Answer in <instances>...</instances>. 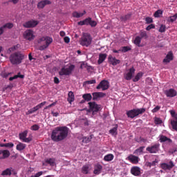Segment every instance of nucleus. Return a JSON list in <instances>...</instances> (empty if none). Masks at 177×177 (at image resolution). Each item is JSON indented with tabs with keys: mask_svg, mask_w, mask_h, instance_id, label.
I'll use <instances>...</instances> for the list:
<instances>
[{
	"mask_svg": "<svg viewBox=\"0 0 177 177\" xmlns=\"http://www.w3.org/2000/svg\"><path fill=\"white\" fill-rule=\"evenodd\" d=\"M5 31H6V29L5 28V26H1L0 28V35H2L3 34V32H5Z\"/></svg>",
	"mask_w": 177,
	"mask_h": 177,
	"instance_id": "bf43d9fd",
	"label": "nucleus"
},
{
	"mask_svg": "<svg viewBox=\"0 0 177 177\" xmlns=\"http://www.w3.org/2000/svg\"><path fill=\"white\" fill-rule=\"evenodd\" d=\"M147 151H149L151 153H156V145L148 147L147 148Z\"/></svg>",
	"mask_w": 177,
	"mask_h": 177,
	"instance_id": "e433bc0d",
	"label": "nucleus"
},
{
	"mask_svg": "<svg viewBox=\"0 0 177 177\" xmlns=\"http://www.w3.org/2000/svg\"><path fill=\"white\" fill-rule=\"evenodd\" d=\"M162 169L165 171H171L174 167H175V164L172 160H170L168 163H162L160 165Z\"/></svg>",
	"mask_w": 177,
	"mask_h": 177,
	"instance_id": "9d476101",
	"label": "nucleus"
},
{
	"mask_svg": "<svg viewBox=\"0 0 177 177\" xmlns=\"http://www.w3.org/2000/svg\"><path fill=\"white\" fill-rule=\"evenodd\" d=\"M128 50H131V48L128 47V46H124L122 47V48L120 49V52H128Z\"/></svg>",
	"mask_w": 177,
	"mask_h": 177,
	"instance_id": "de8ad7c7",
	"label": "nucleus"
},
{
	"mask_svg": "<svg viewBox=\"0 0 177 177\" xmlns=\"http://www.w3.org/2000/svg\"><path fill=\"white\" fill-rule=\"evenodd\" d=\"M27 133H28V131H25L21 133H19V139L22 142H24L25 143H30L31 140H32V138L28 137L27 138Z\"/></svg>",
	"mask_w": 177,
	"mask_h": 177,
	"instance_id": "0eeeda50",
	"label": "nucleus"
},
{
	"mask_svg": "<svg viewBox=\"0 0 177 177\" xmlns=\"http://www.w3.org/2000/svg\"><path fill=\"white\" fill-rule=\"evenodd\" d=\"M171 125L172 126L173 129L177 131V119L171 120Z\"/></svg>",
	"mask_w": 177,
	"mask_h": 177,
	"instance_id": "2f4dec72",
	"label": "nucleus"
},
{
	"mask_svg": "<svg viewBox=\"0 0 177 177\" xmlns=\"http://www.w3.org/2000/svg\"><path fill=\"white\" fill-rule=\"evenodd\" d=\"M151 28H154V25L151 24V25L148 26L146 28V30H147V31H149V30H151Z\"/></svg>",
	"mask_w": 177,
	"mask_h": 177,
	"instance_id": "e2e57ef3",
	"label": "nucleus"
},
{
	"mask_svg": "<svg viewBox=\"0 0 177 177\" xmlns=\"http://www.w3.org/2000/svg\"><path fill=\"white\" fill-rule=\"evenodd\" d=\"M160 143H167V145H171L172 143V140L171 138L164 136L161 135L160 136V139H159Z\"/></svg>",
	"mask_w": 177,
	"mask_h": 177,
	"instance_id": "f3484780",
	"label": "nucleus"
},
{
	"mask_svg": "<svg viewBox=\"0 0 177 177\" xmlns=\"http://www.w3.org/2000/svg\"><path fill=\"white\" fill-rule=\"evenodd\" d=\"M53 106H56V102H53V103H52L51 104H50V105L46 106V107L44 108V110H48V109H50V107H53Z\"/></svg>",
	"mask_w": 177,
	"mask_h": 177,
	"instance_id": "680f3d73",
	"label": "nucleus"
},
{
	"mask_svg": "<svg viewBox=\"0 0 177 177\" xmlns=\"http://www.w3.org/2000/svg\"><path fill=\"white\" fill-rule=\"evenodd\" d=\"M45 104H46V101L39 104L38 105H37V109L39 110V109H41V107H44V106H45Z\"/></svg>",
	"mask_w": 177,
	"mask_h": 177,
	"instance_id": "6e6d98bb",
	"label": "nucleus"
},
{
	"mask_svg": "<svg viewBox=\"0 0 177 177\" xmlns=\"http://www.w3.org/2000/svg\"><path fill=\"white\" fill-rule=\"evenodd\" d=\"M129 17H131V15H127L124 17H122L121 20H122V21H127V20H128L129 19Z\"/></svg>",
	"mask_w": 177,
	"mask_h": 177,
	"instance_id": "8fccbe9b",
	"label": "nucleus"
},
{
	"mask_svg": "<svg viewBox=\"0 0 177 177\" xmlns=\"http://www.w3.org/2000/svg\"><path fill=\"white\" fill-rule=\"evenodd\" d=\"M176 19H177V13H176L173 16H170L169 19H168V21H169L170 23H174V21H176Z\"/></svg>",
	"mask_w": 177,
	"mask_h": 177,
	"instance_id": "ea45409f",
	"label": "nucleus"
},
{
	"mask_svg": "<svg viewBox=\"0 0 177 177\" xmlns=\"http://www.w3.org/2000/svg\"><path fill=\"white\" fill-rule=\"evenodd\" d=\"M166 30H167V26L164 24H161L158 31L159 32H165Z\"/></svg>",
	"mask_w": 177,
	"mask_h": 177,
	"instance_id": "79ce46f5",
	"label": "nucleus"
},
{
	"mask_svg": "<svg viewBox=\"0 0 177 177\" xmlns=\"http://www.w3.org/2000/svg\"><path fill=\"white\" fill-rule=\"evenodd\" d=\"M169 113H170L171 117H174V118L177 120V115H176V113L175 112V111H169Z\"/></svg>",
	"mask_w": 177,
	"mask_h": 177,
	"instance_id": "864d4df0",
	"label": "nucleus"
},
{
	"mask_svg": "<svg viewBox=\"0 0 177 177\" xmlns=\"http://www.w3.org/2000/svg\"><path fill=\"white\" fill-rule=\"evenodd\" d=\"M32 110H33V112L35 113V111H38V106H35L32 109Z\"/></svg>",
	"mask_w": 177,
	"mask_h": 177,
	"instance_id": "774afa93",
	"label": "nucleus"
},
{
	"mask_svg": "<svg viewBox=\"0 0 177 177\" xmlns=\"http://www.w3.org/2000/svg\"><path fill=\"white\" fill-rule=\"evenodd\" d=\"M97 24V23H96V21L92 20V18H90V24H89V25L91 27H96Z\"/></svg>",
	"mask_w": 177,
	"mask_h": 177,
	"instance_id": "09e8293b",
	"label": "nucleus"
},
{
	"mask_svg": "<svg viewBox=\"0 0 177 177\" xmlns=\"http://www.w3.org/2000/svg\"><path fill=\"white\" fill-rule=\"evenodd\" d=\"M44 174L43 171H39L35 175H32V177H39Z\"/></svg>",
	"mask_w": 177,
	"mask_h": 177,
	"instance_id": "052dcab7",
	"label": "nucleus"
},
{
	"mask_svg": "<svg viewBox=\"0 0 177 177\" xmlns=\"http://www.w3.org/2000/svg\"><path fill=\"white\" fill-rule=\"evenodd\" d=\"M145 21L147 24H150V23H153V19H151V17H147L145 18Z\"/></svg>",
	"mask_w": 177,
	"mask_h": 177,
	"instance_id": "4d7b16f0",
	"label": "nucleus"
},
{
	"mask_svg": "<svg viewBox=\"0 0 177 177\" xmlns=\"http://www.w3.org/2000/svg\"><path fill=\"white\" fill-rule=\"evenodd\" d=\"M17 78H24V75H20V73H19L18 75H16L14 77H10L9 80H10V81H13V80H16Z\"/></svg>",
	"mask_w": 177,
	"mask_h": 177,
	"instance_id": "58836bf2",
	"label": "nucleus"
},
{
	"mask_svg": "<svg viewBox=\"0 0 177 177\" xmlns=\"http://www.w3.org/2000/svg\"><path fill=\"white\" fill-rule=\"evenodd\" d=\"M141 41H142V38H140V37L139 36L136 37L134 40L135 45H137V46H140Z\"/></svg>",
	"mask_w": 177,
	"mask_h": 177,
	"instance_id": "c9c22d12",
	"label": "nucleus"
},
{
	"mask_svg": "<svg viewBox=\"0 0 177 177\" xmlns=\"http://www.w3.org/2000/svg\"><path fill=\"white\" fill-rule=\"evenodd\" d=\"M131 173L132 175H134V176H139V175H140V169L139 167H133L131 169Z\"/></svg>",
	"mask_w": 177,
	"mask_h": 177,
	"instance_id": "4be33fe9",
	"label": "nucleus"
},
{
	"mask_svg": "<svg viewBox=\"0 0 177 177\" xmlns=\"http://www.w3.org/2000/svg\"><path fill=\"white\" fill-rule=\"evenodd\" d=\"M74 68V65L65 66L62 68V70L59 71V75H70V74L73 73Z\"/></svg>",
	"mask_w": 177,
	"mask_h": 177,
	"instance_id": "423d86ee",
	"label": "nucleus"
},
{
	"mask_svg": "<svg viewBox=\"0 0 177 177\" xmlns=\"http://www.w3.org/2000/svg\"><path fill=\"white\" fill-rule=\"evenodd\" d=\"M83 174H88L89 172V167L88 166H84L82 167Z\"/></svg>",
	"mask_w": 177,
	"mask_h": 177,
	"instance_id": "49530a36",
	"label": "nucleus"
},
{
	"mask_svg": "<svg viewBox=\"0 0 177 177\" xmlns=\"http://www.w3.org/2000/svg\"><path fill=\"white\" fill-rule=\"evenodd\" d=\"M92 140V136H91L90 137L87 138V137H84L83 138V143H89V142H91V140Z\"/></svg>",
	"mask_w": 177,
	"mask_h": 177,
	"instance_id": "c03bdc74",
	"label": "nucleus"
},
{
	"mask_svg": "<svg viewBox=\"0 0 177 177\" xmlns=\"http://www.w3.org/2000/svg\"><path fill=\"white\" fill-rule=\"evenodd\" d=\"M46 162H47V164H49L51 167H55V165H56V160H55V158H49L46 160Z\"/></svg>",
	"mask_w": 177,
	"mask_h": 177,
	"instance_id": "c85d7f7f",
	"label": "nucleus"
},
{
	"mask_svg": "<svg viewBox=\"0 0 177 177\" xmlns=\"http://www.w3.org/2000/svg\"><path fill=\"white\" fill-rule=\"evenodd\" d=\"M107 57V54L105 53H100L99 55V59L97 61L98 64H102L104 60H106V58Z\"/></svg>",
	"mask_w": 177,
	"mask_h": 177,
	"instance_id": "5701e85b",
	"label": "nucleus"
},
{
	"mask_svg": "<svg viewBox=\"0 0 177 177\" xmlns=\"http://www.w3.org/2000/svg\"><path fill=\"white\" fill-rule=\"evenodd\" d=\"M102 165L99 164L95 165L94 167V171H93L95 175H99V174L102 172Z\"/></svg>",
	"mask_w": 177,
	"mask_h": 177,
	"instance_id": "b1692460",
	"label": "nucleus"
},
{
	"mask_svg": "<svg viewBox=\"0 0 177 177\" xmlns=\"http://www.w3.org/2000/svg\"><path fill=\"white\" fill-rule=\"evenodd\" d=\"M64 39V42H66V44H68L70 42V37H65Z\"/></svg>",
	"mask_w": 177,
	"mask_h": 177,
	"instance_id": "0e129e2a",
	"label": "nucleus"
},
{
	"mask_svg": "<svg viewBox=\"0 0 177 177\" xmlns=\"http://www.w3.org/2000/svg\"><path fill=\"white\" fill-rule=\"evenodd\" d=\"M78 26H85L84 21H80L77 23Z\"/></svg>",
	"mask_w": 177,
	"mask_h": 177,
	"instance_id": "69168bd1",
	"label": "nucleus"
},
{
	"mask_svg": "<svg viewBox=\"0 0 177 177\" xmlns=\"http://www.w3.org/2000/svg\"><path fill=\"white\" fill-rule=\"evenodd\" d=\"M26 55L21 52L14 53L10 56V62L11 64H20L24 60Z\"/></svg>",
	"mask_w": 177,
	"mask_h": 177,
	"instance_id": "7ed1b4c3",
	"label": "nucleus"
},
{
	"mask_svg": "<svg viewBox=\"0 0 177 177\" xmlns=\"http://www.w3.org/2000/svg\"><path fill=\"white\" fill-rule=\"evenodd\" d=\"M24 37L28 41H32V39L35 38V35H34V31L30 29L26 30L24 32Z\"/></svg>",
	"mask_w": 177,
	"mask_h": 177,
	"instance_id": "6e6552de",
	"label": "nucleus"
},
{
	"mask_svg": "<svg viewBox=\"0 0 177 177\" xmlns=\"http://www.w3.org/2000/svg\"><path fill=\"white\" fill-rule=\"evenodd\" d=\"M75 99L74 93L73 91H70L68 94V102L71 104L73 103V101Z\"/></svg>",
	"mask_w": 177,
	"mask_h": 177,
	"instance_id": "a878e982",
	"label": "nucleus"
},
{
	"mask_svg": "<svg viewBox=\"0 0 177 177\" xmlns=\"http://www.w3.org/2000/svg\"><path fill=\"white\" fill-rule=\"evenodd\" d=\"M86 13V11L83 12H74L73 13V17H76V19H80V17H82V16H84V15H85Z\"/></svg>",
	"mask_w": 177,
	"mask_h": 177,
	"instance_id": "bb28decb",
	"label": "nucleus"
},
{
	"mask_svg": "<svg viewBox=\"0 0 177 177\" xmlns=\"http://www.w3.org/2000/svg\"><path fill=\"white\" fill-rule=\"evenodd\" d=\"M109 62L112 66H117V64H120V61L117 59L115 57H112L111 55L109 56Z\"/></svg>",
	"mask_w": 177,
	"mask_h": 177,
	"instance_id": "412c9836",
	"label": "nucleus"
},
{
	"mask_svg": "<svg viewBox=\"0 0 177 177\" xmlns=\"http://www.w3.org/2000/svg\"><path fill=\"white\" fill-rule=\"evenodd\" d=\"M86 84L88 85H91L92 84H96V80H88V81L84 82V84L86 85Z\"/></svg>",
	"mask_w": 177,
	"mask_h": 177,
	"instance_id": "a18cd8bd",
	"label": "nucleus"
},
{
	"mask_svg": "<svg viewBox=\"0 0 177 177\" xmlns=\"http://www.w3.org/2000/svg\"><path fill=\"white\" fill-rule=\"evenodd\" d=\"M145 111H146V109L143 108L132 109L127 111V115L129 118H135V117H138L139 114H142V113H145Z\"/></svg>",
	"mask_w": 177,
	"mask_h": 177,
	"instance_id": "39448f33",
	"label": "nucleus"
},
{
	"mask_svg": "<svg viewBox=\"0 0 177 177\" xmlns=\"http://www.w3.org/2000/svg\"><path fill=\"white\" fill-rule=\"evenodd\" d=\"M37 26H38V21L34 20H30L24 24V27L26 28H31Z\"/></svg>",
	"mask_w": 177,
	"mask_h": 177,
	"instance_id": "f8f14e48",
	"label": "nucleus"
},
{
	"mask_svg": "<svg viewBox=\"0 0 177 177\" xmlns=\"http://www.w3.org/2000/svg\"><path fill=\"white\" fill-rule=\"evenodd\" d=\"M54 82H55V84H59V78L55 77L54 78Z\"/></svg>",
	"mask_w": 177,
	"mask_h": 177,
	"instance_id": "338daca9",
	"label": "nucleus"
},
{
	"mask_svg": "<svg viewBox=\"0 0 177 177\" xmlns=\"http://www.w3.org/2000/svg\"><path fill=\"white\" fill-rule=\"evenodd\" d=\"M10 156V152L8 150H0V160L8 158Z\"/></svg>",
	"mask_w": 177,
	"mask_h": 177,
	"instance_id": "aec40b11",
	"label": "nucleus"
},
{
	"mask_svg": "<svg viewBox=\"0 0 177 177\" xmlns=\"http://www.w3.org/2000/svg\"><path fill=\"white\" fill-rule=\"evenodd\" d=\"M145 149V147H141L137 149L134 151V154H136L137 156H140V154H142V153H143V149Z\"/></svg>",
	"mask_w": 177,
	"mask_h": 177,
	"instance_id": "473e14b6",
	"label": "nucleus"
},
{
	"mask_svg": "<svg viewBox=\"0 0 177 177\" xmlns=\"http://www.w3.org/2000/svg\"><path fill=\"white\" fill-rule=\"evenodd\" d=\"M104 161H107V162L113 161V160H114V155H113L111 153L106 155L104 157Z\"/></svg>",
	"mask_w": 177,
	"mask_h": 177,
	"instance_id": "cd10ccee",
	"label": "nucleus"
},
{
	"mask_svg": "<svg viewBox=\"0 0 177 177\" xmlns=\"http://www.w3.org/2000/svg\"><path fill=\"white\" fill-rule=\"evenodd\" d=\"M1 175L4 176L5 175H12V169H6V170L3 171Z\"/></svg>",
	"mask_w": 177,
	"mask_h": 177,
	"instance_id": "4c0bfd02",
	"label": "nucleus"
},
{
	"mask_svg": "<svg viewBox=\"0 0 177 177\" xmlns=\"http://www.w3.org/2000/svg\"><path fill=\"white\" fill-rule=\"evenodd\" d=\"M88 105L91 111H93V114H95V113H97V111H99V110L102 109V106L96 104L95 102H88Z\"/></svg>",
	"mask_w": 177,
	"mask_h": 177,
	"instance_id": "1a4fd4ad",
	"label": "nucleus"
},
{
	"mask_svg": "<svg viewBox=\"0 0 177 177\" xmlns=\"http://www.w3.org/2000/svg\"><path fill=\"white\" fill-rule=\"evenodd\" d=\"M26 146V144L19 142L16 146V149L18 150V151H23Z\"/></svg>",
	"mask_w": 177,
	"mask_h": 177,
	"instance_id": "393cba45",
	"label": "nucleus"
},
{
	"mask_svg": "<svg viewBox=\"0 0 177 177\" xmlns=\"http://www.w3.org/2000/svg\"><path fill=\"white\" fill-rule=\"evenodd\" d=\"M52 1L49 0H43L37 3V8L38 9H44L46 5H50Z\"/></svg>",
	"mask_w": 177,
	"mask_h": 177,
	"instance_id": "2eb2a0df",
	"label": "nucleus"
},
{
	"mask_svg": "<svg viewBox=\"0 0 177 177\" xmlns=\"http://www.w3.org/2000/svg\"><path fill=\"white\" fill-rule=\"evenodd\" d=\"M140 35L141 38H147V33H146V31H141Z\"/></svg>",
	"mask_w": 177,
	"mask_h": 177,
	"instance_id": "3c124183",
	"label": "nucleus"
},
{
	"mask_svg": "<svg viewBox=\"0 0 177 177\" xmlns=\"http://www.w3.org/2000/svg\"><path fill=\"white\" fill-rule=\"evenodd\" d=\"M68 135V128L66 127H59L54 129L51 133V139L53 142H62L67 138Z\"/></svg>",
	"mask_w": 177,
	"mask_h": 177,
	"instance_id": "f257e3e1",
	"label": "nucleus"
},
{
	"mask_svg": "<svg viewBox=\"0 0 177 177\" xmlns=\"http://www.w3.org/2000/svg\"><path fill=\"white\" fill-rule=\"evenodd\" d=\"M91 44H92V36L89 33H84L80 40V44L88 48Z\"/></svg>",
	"mask_w": 177,
	"mask_h": 177,
	"instance_id": "20e7f679",
	"label": "nucleus"
},
{
	"mask_svg": "<svg viewBox=\"0 0 177 177\" xmlns=\"http://www.w3.org/2000/svg\"><path fill=\"white\" fill-rule=\"evenodd\" d=\"M172 60H174V53H172V51H169L163 59V63L167 64V63H170Z\"/></svg>",
	"mask_w": 177,
	"mask_h": 177,
	"instance_id": "dca6fc26",
	"label": "nucleus"
},
{
	"mask_svg": "<svg viewBox=\"0 0 177 177\" xmlns=\"http://www.w3.org/2000/svg\"><path fill=\"white\" fill-rule=\"evenodd\" d=\"M127 160L132 164H138V162H139V157L135 156L133 155H129L127 157Z\"/></svg>",
	"mask_w": 177,
	"mask_h": 177,
	"instance_id": "6ab92c4d",
	"label": "nucleus"
},
{
	"mask_svg": "<svg viewBox=\"0 0 177 177\" xmlns=\"http://www.w3.org/2000/svg\"><path fill=\"white\" fill-rule=\"evenodd\" d=\"M165 94L166 95L167 97H175V96L177 95L176 90L174 88H170L168 90H166L165 91Z\"/></svg>",
	"mask_w": 177,
	"mask_h": 177,
	"instance_id": "ddd939ff",
	"label": "nucleus"
},
{
	"mask_svg": "<svg viewBox=\"0 0 177 177\" xmlns=\"http://www.w3.org/2000/svg\"><path fill=\"white\" fill-rule=\"evenodd\" d=\"M156 125H161V124H162V120L156 118Z\"/></svg>",
	"mask_w": 177,
	"mask_h": 177,
	"instance_id": "603ef678",
	"label": "nucleus"
},
{
	"mask_svg": "<svg viewBox=\"0 0 177 177\" xmlns=\"http://www.w3.org/2000/svg\"><path fill=\"white\" fill-rule=\"evenodd\" d=\"M84 26H88L90 24L91 22V18H86V19L84 20Z\"/></svg>",
	"mask_w": 177,
	"mask_h": 177,
	"instance_id": "13d9d810",
	"label": "nucleus"
},
{
	"mask_svg": "<svg viewBox=\"0 0 177 177\" xmlns=\"http://www.w3.org/2000/svg\"><path fill=\"white\" fill-rule=\"evenodd\" d=\"M133 74H135V68H131L129 71L124 75V78L127 81H131L132 80V77H133Z\"/></svg>",
	"mask_w": 177,
	"mask_h": 177,
	"instance_id": "4468645a",
	"label": "nucleus"
},
{
	"mask_svg": "<svg viewBox=\"0 0 177 177\" xmlns=\"http://www.w3.org/2000/svg\"><path fill=\"white\" fill-rule=\"evenodd\" d=\"M83 99L84 100H87V102H89V100H92V95L89 93L83 95Z\"/></svg>",
	"mask_w": 177,
	"mask_h": 177,
	"instance_id": "a19ab883",
	"label": "nucleus"
},
{
	"mask_svg": "<svg viewBox=\"0 0 177 177\" xmlns=\"http://www.w3.org/2000/svg\"><path fill=\"white\" fill-rule=\"evenodd\" d=\"M14 146H15V144H13L12 142L0 145L1 147H8L10 149H12V147H13Z\"/></svg>",
	"mask_w": 177,
	"mask_h": 177,
	"instance_id": "7c9ffc66",
	"label": "nucleus"
},
{
	"mask_svg": "<svg viewBox=\"0 0 177 177\" xmlns=\"http://www.w3.org/2000/svg\"><path fill=\"white\" fill-rule=\"evenodd\" d=\"M53 42V39L48 36H44L37 40L39 44V50H45L49 47V45Z\"/></svg>",
	"mask_w": 177,
	"mask_h": 177,
	"instance_id": "f03ea898",
	"label": "nucleus"
},
{
	"mask_svg": "<svg viewBox=\"0 0 177 177\" xmlns=\"http://www.w3.org/2000/svg\"><path fill=\"white\" fill-rule=\"evenodd\" d=\"M106 94L102 92L93 93V100H99L101 97H104Z\"/></svg>",
	"mask_w": 177,
	"mask_h": 177,
	"instance_id": "a211bd4d",
	"label": "nucleus"
},
{
	"mask_svg": "<svg viewBox=\"0 0 177 177\" xmlns=\"http://www.w3.org/2000/svg\"><path fill=\"white\" fill-rule=\"evenodd\" d=\"M141 77H143V73L142 72H140L133 79V82H138V81L140 80Z\"/></svg>",
	"mask_w": 177,
	"mask_h": 177,
	"instance_id": "c756f323",
	"label": "nucleus"
},
{
	"mask_svg": "<svg viewBox=\"0 0 177 177\" xmlns=\"http://www.w3.org/2000/svg\"><path fill=\"white\" fill-rule=\"evenodd\" d=\"M164 13V11L162 10H158L156 11V18H161L162 17V14Z\"/></svg>",
	"mask_w": 177,
	"mask_h": 177,
	"instance_id": "72a5a7b5",
	"label": "nucleus"
},
{
	"mask_svg": "<svg viewBox=\"0 0 177 177\" xmlns=\"http://www.w3.org/2000/svg\"><path fill=\"white\" fill-rule=\"evenodd\" d=\"M30 129H32V131H38V129H39V126L34 124L30 127Z\"/></svg>",
	"mask_w": 177,
	"mask_h": 177,
	"instance_id": "5fc2aeb1",
	"label": "nucleus"
},
{
	"mask_svg": "<svg viewBox=\"0 0 177 177\" xmlns=\"http://www.w3.org/2000/svg\"><path fill=\"white\" fill-rule=\"evenodd\" d=\"M118 128V126H115V127H113L112 129H111L109 131V133H111V135H113V136H115V135H117V129Z\"/></svg>",
	"mask_w": 177,
	"mask_h": 177,
	"instance_id": "f704fd0d",
	"label": "nucleus"
},
{
	"mask_svg": "<svg viewBox=\"0 0 177 177\" xmlns=\"http://www.w3.org/2000/svg\"><path fill=\"white\" fill-rule=\"evenodd\" d=\"M109 84L107 80H102L97 86V89H102V91H106L109 89Z\"/></svg>",
	"mask_w": 177,
	"mask_h": 177,
	"instance_id": "9b49d317",
	"label": "nucleus"
},
{
	"mask_svg": "<svg viewBox=\"0 0 177 177\" xmlns=\"http://www.w3.org/2000/svg\"><path fill=\"white\" fill-rule=\"evenodd\" d=\"M4 28H6V30L10 29L13 28V24L12 23H7L6 24L3 25Z\"/></svg>",
	"mask_w": 177,
	"mask_h": 177,
	"instance_id": "37998d69",
	"label": "nucleus"
}]
</instances>
